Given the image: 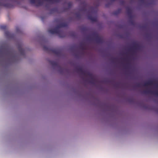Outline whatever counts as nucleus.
Instances as JSON below:
<instances>
[{
  "instance_id": "f257e3e1",
  "label": "nucleus",
  "mask_w": 158,
  "mask_h": 158,
  "mask_svg": "<svg viewBox=\"0 0 158 158\" xmlns=\"http://www.w3.org/2000/svg\"><path fill=\"white\" fill-rule=\"evenodd\" d=\"M67 26V24L65 23H62L58 25L56 27L53 29H51L48 30L49 33L54 34H58L60 37H64V35L63 34V32L60 30V28L62 27H65Z\"/></svg>"
},
{
  "instance_id": "f03ea898",
  "label": "nucleus",
  "mask_w": 158,
  "mask_h": 158,
  "mask_svg": "<svg viewBox=\"0 0 158 158\" xmlns=\"http://www.w3.org/2000/svg\"><path fill=\"white\" fill-rule=\"evenodd\" d=\"M43 49L44 51L51 52L58 56H60L61 54V51L59 49H50L48 47L44 46Z\"/></svg>"
},
{
  "instance_id": "7ed1b4c3",
  "label": "nucleus",
  "mask_w": 158,
  "mask_h": 158,
  "mask_svg": "<svg viewBox=\"0 0 158 158\" xmlns=\"http://www.w3.org/2000/svg\"><path fill=\"white\" fill-rule=\"evenodd\" d=\"M77 72L81 73L82 75L85 76H91V73L84 70L81 67H79L76 69Z\"/></svg>"
},
{
  "instance_id": "20e7f679",
  "label": "nucleus",
  "mask_w": 158,
  "mask_h": 158,
  "mask_svg": "<svg viewBox=\"0 0 158 158\" xmlns=\"http://www.w3.org/2000/svg\"><path fill=\"white\" fill-rule=\"evenodd\" d=\"M94 36L95 37V39L97 43H102L103 42V38L99 36L97 33H94L93 34Z\"/></svg>"
},
{
  "instance_id": "39448f33",
  "label": "nucleus",
  "mask_w": 158,
  "mask_h": 158,
  "mask_svg": "<svg viewBox=\"0 0 158 158\" xmlns=\"http://www.w3.org/2000/svg\"><path fill=\"white\" fill-rule=\"evenodd\" d=\"M128 100V101L129 102H136L137 101V100H144V99H127ZM147 100V99H146ZM139 101L137 100V102ZM140 102L139 103V105L140 106L143 107L147 109V106L145 105L144 104V103L143 101V100L142 101H139Z\"/></svg>"
},
{
  "instance_id": "423d86ee",
  "label": "nucleus",
  "mask_w": 158,
  "mask_h": 158,
  "mask_svg": "<svg viewBox=\"0 0 158 158\" xmlns=\"http://www.w3.org/2000/svg\"><path fill=\"white\" fill-rule=\"evenodd\" d=\"M139 44L137 43H134L132 47L129 49V51L131 52H134V50H136L139 48Z\"/></svg>"
},
{
  "instance_id": "0eeeda50",
  "label": "nucleus",
  "mask_w": 158,
  "mask_h": 158,
  "mask_svg": "<svg viewBox=\"0 0 158 158\" xmlns=\"http://www.w3.org/2000/svg\"><path fill=\"white\" fill-rule=\"evenodd\" d=\"M18 49L21 55L23 56L25 55V50L23 48L22 44H20L18 45Z\"/></svg>"
},
{
  "instance_id": "6e6552de",
  "label": "nucleus",
  "mask_w": 158,
  "mask_h": 158,
  "mask_svg": "<svg viewBox=\"0 0 158 158\" xmlns=\"http://www.w3.org/2000/svg\"><path fill=\"white\" fill-rule=\"evenodd\" d=\"M88 19L93 22H96L97 18L96 17L93 16L89 14L88 15Z\"/></svg>"
},
{
  "instance_id": "1a4fd4ad",
  "label": "nucleus",
  "mask_w": 158,
  "mask_h": 158,
  "mask_svg": "<svg viewBox=\"0 0 158 158\" xmlns=\"http://www.w3.org/2000/svg\"><path fill=\"white\" fill-rule=\"evenodd\" d=\"M154 84V81H150L145 82L143 84V86L147 87L149 85H152Z\"/></svg>"
},
{
  "instance_id": "9d476101",
  "label": "nucleus",
  "mask_w": 158,
  "mask_h": 158,
  "mask_svg": "<svg viewBox=\"0 0 158 158\" xmlns=\"http://www.w3.org/2000/svg\"><path fill=\"white\" fill-rule=\"evenodd\" d=\"M127 11L129 16L131 18L132 16V10L131 9L129 8H127Z\"/></svg>"
},
{
  "instance_id": "9b49d317",
  "label": "nucleus",
  "mask_w": 158,
  "mask_h": 158,
  "mask_svg": "<svg viewBox=\"0 0 158 158\" xmlns=\"http://www.w3.org/2000/svg\"><path fill=\"white\" fill-rule=\"evenodd\" d=\"M50 63L53 66H58V63L54 61H50Z\"/></svg>"
},
{
  "instance_id": "f8f14e48",
  "label": "nucleus",
  "mask_w": 158,
  "mask_h": 158,
  "mask_svg": "<svg viewBox=\"0 0 158 158\" xmlns=\"http://www.w3.org/2000/svg\"><path fill=\"white\" fill-rule=\"evenodd\" d=\"M91 76H89L90 78V82L92 84H94L95 82V79L94 78L93 75L91 73Z\"/></svg>"
},
{
  "instance_id": "ddd939ff",
  "label": "nucleus",
  "mask_w": 158,
  "mask_h": 158,
  "mask_svg": "<svg viewBox=\"0 0 158 158\" xmlns=\"http://www.w3.org/2000/svg\"><path fill=\"white\" fill-rule=\"evenodd\" d=\"M5 35L7 38H10L11 37V33L8 31H6L5 32Z\"/></svg>"
},
{
  "instance_id": "4468645a",
  "label": "nucleus",
  "mask_w": 158,
  "mask_h": 158,
  "mask_svg": "<svg viewBox=\"0 0 158 158\" xmlns=\"http://www.w3.org/2000/svg\"><path fill=\"white\" fill-rule=\"evenodd\" d=\"M79 48L80 49L82 50H84L85 49V46L81 44L79 46Z\"/></svg>"
},
{
  "instance_id": "2eb2a0df",
  "label": "nucleus",
  "mask_w": 158,
  "mask_h": 158,
  "mask_svg": "<svg viewBox=\"0 0 158 158\" xmlns=\"http://www.w3.org/2000/svg\"><path fill=\"white\" fill-rule=\"evenodd\" d=\"M7 28V26L5 25H1L0 26V29L1 30H5Z\"/></svg>"
},
{
  "instance_id": "dca6fc26",
  "label": "nucleus",
  "mask_w": 158,
  "mask_h": 158,
  "mask_svg": "<svg viewBox=\"0 0 158 158\" xmlns=\"http://www.w3.org/2000/svg\"><path fill=\"white\" fill-rule=\"evenodd\" d=\"M121 11V10L120 9H119L114 12V14L116 15L118 14Z\"/></svg>"
},
{
  "instance_id": "f3484780",
  "label": "nucleus",
  "mask_w": 158,
  "mask_h": 158,
  "mask_svg": "<svg viewBox=\"0 0 158 158\" xmlns=\"http://www.w3.org/2000/svg\"><path fill=\"white\" fill-rule=\"evenodd\" d=\"M35 0H30V2L32 4H35Z\"/></svg>"
},
{
  "instance_id": "a211bd4d",
  "label": "nucleus",
  "mask_w": 158,
  "mask_h": 158,
  "mask_svg": "<svg viewBox=\"0 0 158 158\" xmlns=\"http://www.w3.org/2000/svg\"><path fill=\"white\" fill-rule=\"evenodd\" d=\"M155 94L158 96V90L156 91L155 92Z\"/></svg>"
},
{
  "instance_id": "6ab92c4d",
  "label": "nucleus",
  "mask_w": 158,
  "mask_h": 158,
  "mask_svg": "<svg viewBox=\"0 0 158 158\" xmlns=\"http://www.w3.org/2000/svg\"><path fill=\"white\" fill-rule=\"evenodd\" d=\"M16 31H17V32H19V27H17L16 28Z\"/></svg>"
},
{
  "instance_id": "aec40b11",
  "label": "nucleus",
  "mask_w": 158,
  "mask_h": 158,
  "mask_svg": "<svg viewBox=\"0 0 158 158\" xmlns=\"http://www.w3.org/2000/svg\"><path fill=\"white\" fill-rule=\"evenodd\" d=\"M137 86L139 87L140 86V84H138L137 85Z\"/></svg>"
},
{
  "instance_id": "412c9836",
  "label": "nucleus",
  "mask_w": 158,
  "mask_h": 158,
  "mask_svg": "<svg viewBox=\"0 0 158 158\" xmlns=\"http://www.w3.org/2000/svg\"><path fill=\"white\" fill-rule=\"evenodd\" d=\"M116 58H114L113 60H112V61H114V60H116Z\"/></svg>"
},
{
  "instance_id": "4be33fe9",
  "label": "nucleus",
  "mask_w": 158,
  "mask_h": 158,
  "mask_svg": "<svg viewBox=\"0 0 158 158\" xmlns=\"http://www.w3.org/2000/svg\"><path fill=\"white\" fill-rule=\"evenodd\" d=\"M155 85H156V86L158 87V83H156L155 84Z\"/></svg>"
},
{
  "instance_id": "5701e85b",
  "label": "nucleus",
  "mask_w": 158,
  "mask_h": 158,
  "mask_svg": "<svg viewBox=\"0 0 158 158\" xmlns=\"http://www.w3.org/2000/svg\"><path fill=\"white\" fill-rule=\"evenodd\" d=\"M79 15H77V16L78 17H79Z\"/></svg>"
},
{
  "instance_id": "b1692460",
  "label": "nucleus",
  "mask_w": 158,
  "mask_h": 158,
  "mask_svg": "<svg viewBox=\"0 0 158 158\" xmlns=\"http://www.w3.org/2000/svg\"><path fill=\"white\" fill-rule=\"evenodd\" d=\"M96 100H97L98 99H96Z\"/></svg>"
}]
</instances>
